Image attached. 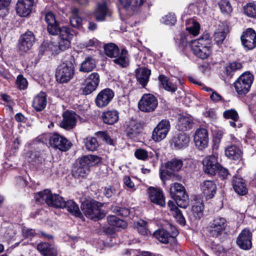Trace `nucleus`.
Returning a JSON list of instances; mask_svg holds the SVG:
<instances>
[{
	"mask_svg": "<svg viewBox=\"0 0 256 256\" xmlns=\"http://www.w3.org/2000/svg\"><path fill=\"white\" fill-rule=\"evenodd\" d=\"M101 160V158L96 155L84 156L78 159L74 164L72 174L76 178L84 177L89 173L90 168Z\"/></svg>",
	"mask_w": 256,
	"mask_h": 256,
	"instance_id": "obj_1",
	"label": "nucleus"
},
{
	"mask_svg": "<svg viewBox=\"0 0 256 256\" xmlns=\"http://www.w3.org/2000/svg\"><path fill=\"white\" fill-rule=\"evenodd\" d=\"M210 36L206 34L200 38L191 40L190 44L194 54L202 59L208 58L211 52Z\"/></svg>",
	"mask_w": 256,
	"mask_h": 256,
	"instance_id": "obj_2",
	"label": "nucleus"
},
{
	"mask_svg": "<svg viewBox=\"0 0 256 256\" xmlns=\"http://www.w3.org/2000/svg\"><path fill=\"white\" fill-rule=\"evenodd\" d=\"M36 200L38 202L44 200L46 203L50 206L63 208L66 204V201L63 198L58 194H52L48 189L40 192L36 195Z\"/></svg>",
	"mask_w": 256,
	"mask_h": 256,
	"instance_id": "obj_3",
	"label": "nucleus"
},
{
	"mask_svg": "<svg viewBox=\"0 0 256 256\" xmlns=\"http://www.w3.org/2000/svg\"><path fill=\"white\" fill-rule=\"evenodd\" d=\"M102 204L95 200L84 202L81 209L84 214L92 220L100 219L103 217L104 214L101 212Z\"/></svg>",
	"mask_w": 256,
	"mask_h": 256,
	"instance_id": "obj_4",
	"label": "nucleus"
},
{
	"mask_svg": "<svg viewBox=\"0 0 256 256\" xmlns=\"http://www.w3.org/2000/svg\"><path fill=\"white\" fill-rule=\"evenodd\" d=\"M171 196L179 207L185 208L188 205V196L182 184L178 182L174 184L171 188Z\"/></svg>",
	"mask_w": 256,
	"mask_h": 256,
	"instance_id": "obj_5",
	"label": "nucleus"
},
{
	"mask_svg": "<svg viewBox=\"0 0 256 256\" xmlns=\"http://www.w3.org/2000/svg\"><path fill=\"white\" fill-rule=\"evenodd\" d=\"M254 79V76L249 72L243 73L234 82L236 92L239 95H244L250 90Z\"/></svg>",
	"mask_w": 256,
	"mask_h": 256,
	"instance_id": "obj_6",
	"label": "nucleus"
},
{
	"mask_svg": "<svg viewBox=\"0 0 256 256\" xmlns=\"http://www.w3.org/2000/svg\"><path fill=\"white\" fill-rule=\"evenodd\" d=\"M158 101L156 97L150 94H144L138 102V108L143 112H154L158 106Z\"/></svg>",
	"mask_w": 256,
	"mask_h": 256,
	"instance_id": "obj_7",
	"label": "nucleus"
},
{
	"mask_svg": "<svg viewBox=\"0 0 256 256\" xmlns=\"http://www.w3.org/2000/svg\"><path fill=\"white\" fill-rule=\"evenodd\" d=\"M35 42L34 34L30 31L22 34L18 40V50L20 54L27 52L32 46Z\"/></svg>",
	"mask_w": 256,
	"mask_h": 256,
	"instance_id": "obj_8",
	"label": "nucleus"
},
{
	"mask_svg": "<svg viewBox=\"0 0 256 256\" xmlns=\"http://www.w3.org/2000/svg\"><path fill=\"white\" fill-rule=\"evenodd\" d=\"M74 72V68L72 66H68L66 64L63 63L57 68L56 80L60 83L68 82L72 78Z\"/></svg>",
	"mask_w": 256,
	"mask_h": 256,
	"instance_id": "obj_9",
	"label": "nucleus"
},
{
	"mask_svg": "<svg viewBox=\"0 0 256 256\" xmlns=\"http://www.w3.org/2000/svg\"><path fill=\"white\" fill-rule=\"evenodd\" d=\"M170 128V122L168 120H162L154 128L152 138L156 142H160L164 139Z\"/></svg>",
	"mask_w": 256,
	"mask_h": 256,
	"instance_id": "obj_10",
	"label": "nucleus"
},
{
	"mask_svg": "<svg viewBox=\"0 0 256 256\" xmlns=\"http://www.w3.org/2000/svg\"><path fill=\"white\" fill-rule=\"evenodd\" d=\"M226 226V220L225 218L217 217L210 223L209 227L210 234L215 238L222 235Z\"/></svg>",
	"mask_w": 256,
	"mask_h": 256,
	"instance_id": "obj_11",
	"label": "nucleus"
},
{
	"mask_svg": "<svg viewBox=\"0 0 256 256\" xmlns=\"http://www.w3.org/2000/svg\"><path fill=\"white\" fill-rule=\"evenodd\" d=\"M50 144L52 146L64 152L69 150L72 146L71 142L67 138L57 134H54L50 137Z\"/></svg>",
	"mask_w": 256,
	"mask_h": 256,
	"instance_id": "obj_12",
	"label": "nucleus"
},
{
	"mask_svg": "<svg viewBox=\"0 0 256 256\" xmlns=\"http://www.w3.org/2000/svg\"><path fill=\"white\" fill-rule=\"evenodd\" d=\"M202 162L204 171L210 175H215L220 168L217 157L214 155L206 157Z\"/></svg>",
	"mask_w": 256,
	"mask_h": 256,
	"instance_id": "obj_13",
	"label": "nucleus"
},
{
	"mask_svg": "<svg viewBox=\"0 0 256 256\" xmlns=\"http://www.w3.org/2000/svg\"><path fill=\"white\" fill-rule=\"evenodd\" d=\"M252 233L248 228H244L239 234L236 244L238 246L244 250H248L252 246Z\"/></svg>",
	"mask_w": 256,
	"mask_h": 256,
	"instance_id": "obj_14",
	"label": "nucleus"
},
{
	"mask_svg": "<svg viewBox=\"0 0 256 256\" xmlns=\"http://www.w3.org/2000/svg\"><path fill=\"white\" fill-rule=\"evenodd\" d=\"M196 146L200 150H202L208 146V137L207 130L204 128L198 129L194 136Z\"/></svg>",
	"mask_w": 256,
	"mask_h": 256,
	"instance_id": "obj_15",
	"label": "nucleus"
},
{
	"mask_svg": "<svg viewBox=\"0 0 256 256\" xmlns=\"http://www.w3.org/2000/svg\"><path fill=\"white\" fill-rule=\"evenodd\" d=\"M241 40L243 46L248 48L252 50L256 46V33L251 28H247L241 36Z\"/></svg>",
	"mask_w": 256,
	"mask_h": 256,
	"instance_id": "obj_16",
	"label": "nucleus"
},
{
	"mask_svg": "<svg viewBox=\"0 0 256 256\" xmlns=\"http://www.w3.org/2000/svg\"><path fill=\"white\" fill-rule=\"evenodd\" d=\"M114 96V92L110 88H105L100 92L96 98V105L99 108L106 106Z\"/></svg>",
	"mask_w": 256,
	"mask_h": 256,
	"instance_id": "obj_17",
	"label": "nucleus"
},
{
	"mask_svg": "<svg viewBox=\"0 0 256 256\" xmlns=\"http://www.w3.org/2000/svg\"><path fill=\"white\" fill-rule=\"evenodd\" d=\"M150 201L161 206H165L164 197L162 191L159 188L150 187L148 190Z\"/></svg>",
	"mask_w": 256,
	"mask_h": 256,
	"instance_id": "obj_18",
	"label": "nucleus"
},
{
	"mask_svg": "<svg viewBox=\"0 0 256 256\" xmlns=\"http://www.w3.org/2000/svg\"><path fill=\"white\" fill-rule=\"evenodd\" d=\"M200 186L202 194L206 199L212 198L216 193V186L212 180H204L200 183Z\"/></svg>",
	"mask_w": 256,
	"mask_h": 256,
	"instance_id": "obj_19",
	"label": "nucleus"
},
{
	"mask_svg": "<svg viewBox=\"0 0 256 256\" xmlns=\"http://www.w3.org/2000/svg\"><path fill=\"white\" fill-rule=\"evenodd\" d=\"M76 115L74 112H66L63 114V120L60 122L62 128L70 130L74 128L76 124Z\"/></svg>",
	"mask_w": 256,
	"mask_h": 256,
	"instance_id": "obj_20",
	"label": "nucleus"
},
{
	"mask_svg": "<svg viewBox=\"0 0 256 256\" xmlns=\"http://www.w3.org/2000/svg\"><path fill=\"white\" fill-rule=\"evenodd\" d=\"M232 184L235 192L239 195L244 196L248 193L245 180L241 177L234 176Z\"/></svg>",
	"mask_w": 256,
	"mask_h": 256,
	"instance_id": "obj_21",
	"label": "nucleus"
},
{
	"mask_svg": "<svg viewBox=\"0 0 256 256\" xmlns=\"http://www.w3.org/2000/svg\"><path fill=\"white\" fill-rule=\"evenodd\" d=\"M150 74V70L146 68H140L136 70V80L143 88L147 84Z\"/></svg>",
	"mask_w": 256,
	"mask_h": 256,
	"instance_id": "obj_22",
	"label": "nucleus"
},
{
	"mask_svg": "<svg viewBox=\"0 0 256 256\" xmlns=\"http://www.w3.org/2000/svg\"><path fill=\"white\" fill-rule=\"evenodd\" d=\"M37 250L42 256H58L57 249L48 242H40L37 245Z\"/></svg>",
	"mask_w": 256,
	"mask_h": 256,
	"instance_id": "obj_23",
	"label": "nucleus"
},
{
	"mask_svg": "<svg viewBox=\"0 0 256 256\" xmlns=\"http://www.w3.org/2000/svg\"><path fill=\"white\" fill-rule=\"evenodd\" d=\"M47 104L46 94L41 92L37 94L33 100L32 106L37 112L42 110Z\"/></svg>",
	"mask_w": 256,
	"mask_h": 256,
	"instance_id": "obj_24",
	"label": "nucleus"
},
{
	"mask_svg": "<svg viewBox=\"0 0 256 256\" xmlns=\"http://www.w3.org/2000/svg\"><path fill=\"white\" fill-rule=\"evenodd\" d=\"M44 20L48 24L47 30L50 34H54L58 31L56 29L58 24L52 12H50L45 14Z\"/></svg>",
	"mask_w": 256,
	"mask_h": 256,
	"instance_id": "obj_25",
	"label": "nucleus"
},
{
	"mask_svg": "<svg viewBox=\"0 0 256 256\" xmlns=\"http://www.w3.org/2000/svg\"><path fill=\"white\" fill-rule=\"evenodd\" d=\"M171 214L173 216L176 220L180 224L184 226L186 224V220L182 212L174 205L173 202L170 200L168 203Z\"/></svg>",
	"mask_w": 256,
	"mask_h": 256,
	"instance_id": "obj_26",
	"label": "nucleus"
},
{
	"mask_svg": "<svg viewBox=\"0 0 256 256\" xmlns=\"http://www.w3.org/2000/svg\"><path fill=\"white\" fill-rule=\"evenodd\" d=\"M172 140L174 147L180 149L188 146L190 138L184 134H181L174 136Z\"/></svg>",
	"mask_w": 256,
	"mask_h": 256,
	"instance_id": "obj_27",
	"label": "nucleus"
},
{
	"mask_svg": "<svg viewBox=\"0 0 256 256\" xmlns=\"http://www.w3.org/2000/svg\"><path fill=\"white\" fill-rule=\"evenodd\" d=\"M102 118L104 123L113 124L118 121L119 113L116 110H108L103 113Z\"/></svg>",
	"mask_w": 256,
	"mask_h": 256,
	"instance_id": "obj_28",
	"label": "nucleus"
},
{
	"mask_svg": "<svg viewBox=\"0 0 256 256\" xmlns=\"http://www.w3.org/2000/svg\"><path fill=\"white\" fill-rule=\"evenodd\" d=\"M122 7L128 12H132L144 3L143 0H120Z\"/></svg>",
	"mask_w": 256,
	"mask_h": 256,
	"instance_id": "obj_29",
	"label": "nucleus"
},
{
	"mask_svg": "<svg viewBox=\"0 0 256 256\" xmlns=\"http://www.w3.org/2000/svg\"><path fill=\"white\" fill-rule=\"evenodd\" d=\"M140 126L136 121L131 120L126 124V132L128 136L132 138L140 132Z\"/></svg>",
	"mask_w": 256,
	"mask_h": 256,
	"instance_id": "obj_30",
	"label": "nucleus"
},
{
	"mask_svg": "<svg viewBox=\"0 0 256 256\" xmlns=\"http://www.w3.org/2000/svg\"><path fill=\"white\" fill-rule=\"evenodd\" d=\"M33 6L18 0L16 4V12L20 16H26L30 13Z\"/></svg>",
	"mask_w": 256,
	"mask_h": 256,
	"instance_id": "obj_31",
	"label": "nucleus"
},
{
	"mask_svg": "<svg viewBox=\"0 0 256 256\" xmlns=\"http://www.w3.org/2000/svg\"><path fill=\"white\" fill-rule=\"evenodd\" d=\"M114 60V64L122 68H126L129 64V58L128 52L125 48L122 50L118 56Z\"/></svg>",
	"mask_w": 256,
	"mask_h": 256,
	"instance_id": "obj_32",
	"label": "nucleus"
},
{
	"mask_svg": "<svg viewBox=\"0 0 256 256\" xmlns=\"http://www.w3.org/2000/svg\"><path fill=\"white\" fill-rule=\"evenodd\" d=\"M204 206L200 200L196 201L190 213V216L194 219H200L203 215Z\"/></svg>",
	"mask_w": 256,
	"mask_h": 256,
	"instance_id": "obj_33",
	"label": "nucleus"
},
{
	"mask_svg": "<svg viewBox=\"0 0 256 256\" xmlns=\"http://www.w3.org/2000/svg\"><path fill=\"white\" fill-rule=\"evenodd\" d=\"M192 120L188 117L182 116L179 118L176 128L180 131H186L192 127Z\"/></svg>",
	"mask_w": 256,
	"mask_h": 256,
	"instance_id": "obj_34",
	"label": "nucleus"
},
{
	"mask_svg": "<svg viewBox=\"0 0 256 256\" xmlns=\"http://www.w3.org/2000/svg\"><path fill=\"white\" fill-rule=\"evenodd\" d=\"M96 67L95 60L92 57L86 58L81 64L80 71L88 72L92 71Z\"/></svg>",
	"mask_w": 256,
	"mask_h": 256,
	"instance_id": "obj_35",
	"label": "nucleus"
},
{
	"mask_svg": "<svg viewBox=\"0 0 256 256\" xmlns=\"http://www.w3.org/2000/svg\"><path fill=\"white\" fill-rule=\"evenodd\" d=\"M226 156L232 160H238L240 158L241 152L240 148L234 145L228 146L225 150Z\"/></svg>",
	"mask_w": 256,
	"mask_h": 256,
	"instance_id": "obj_36",
	"label": "nucleus"
},
{
	"mask_svg": "<svg viewBox=\"0 0 256 256\" xmlns=\"http://www.w3.org/2000/svg\"><path fill=\"white\" fill-rule=\"evenodd\" d=\"M104 49L106 54L110 58L118 57L120 52L118 46L114 43L106 44Z\"/></svg>",
	"mask_w": 256,
	"mask_h": 256,
	"instance_id": "obj_37",
	"label": "nucleus"
},
{
	"mask_svg": "<svg viewBox=\"0 0 256 256\" xmlns=\"http://www.w3.org/2000/svg\"><path fill=\"white\" fill-rule=\"evenodd\" d=\"M64 208H66L67 210L72 215L76 217L80 218L82 216V214L80 212L78 204L73 200H68L66 202V204Z\"/></svg>",
	"mask_w": 256,
	"mask_h": 256,
	"instance_id": "obj_38",
	"label": "nucleus"
},
{
	"mask_svg": "<svg viewBox=\"0 0 256 256\" xmlns=\"http://www.w3.org/2000/svg\"><path fill=\"white\" fill-rule=\"evenodd\" d=\"M108 11V9L105 2L98 4L95 12V16L97 20H104Z\"/></svg>",
	"mask_w": 256,
	"mask_h": 256,
	"instance_id": "obj_39",
	"label": "nucleus"
},
{
	"mask_svg": "<svg viewBox=\"0 0 256 256\" xmlns=\"http://www.w3.org/2000/svg\"><path fill=\"white\" fill-rule=\"evenodd\" d=\"M72 18L70 20L71 25L76 28H80L82 24V19L79 16V10L76 8H72L71 10Z\"/></svg>",
	"mask_w": 256,
	"mask_h": 256,
	"instance_id": "obj_40",
	"label": "nucleus"
},
{
	"mask_svg": "<svg viewBox=\"0 0 256 256\" xmlns=\"http://www.w3.org/2000/svg\"><path fill=\"white\" fill-rule=\"evenodd\" d=\"M154 235L160 242L164 244H168L170 238H172L170 233L163 228L156 230Z\"/></svg>",
	"mask_w": 256,
	"mask_h": 256,
	"instance_id": "obj_41",
	"label": "nucleus"
},
{
	"mask_svg": "<svg viewBox=\"0 0 256 256\" xmlns=\"http://www.w3.org/2000/svg\"><path fill=\"white\" fill-rule=\"evenodd\" d=\"M182 161L181 160L177 158L172 159L165 164L166 168L173 172L180 170L182 168Z\"/></svg>",
	"mask_w": 256,
	"mask_h": 256,
	"instance_id": "obj_42",
	"label": "nucleus"
},
{
	"mask_svg": "<svg viewBox=\"0 0 256 256\" xmlns=\"http://www.w3.org/2000/svg\"><path fill=\"white\" fill-rule=\"evenodd\" d=\"M160 176L163 180H171L172 182L180 181L182 179V177L168 170H162L160 173Z\"/></svg>",
	"mask_w": 256,
	"mask_h": 256,
	"instance_id": "obj_43",
	"label": "nucleus"
},
{
	"mask_svg": "<svg viewBox=\"0 0 256 256\" xmlns=\"http://www.w3.org/2000/svg\"><path fill=\"white\" fill-rule=\"evenodd\" d=\"M107 221L110 225L116 227L124 228L126 226V222L125 221L118 218L115 216H108Z\"/></svg>",
	"mask_w": 256,
	"mask_h": 256,
	"instance_id": "obj_44",
	"label": "nucleus"
},
{
	"mask_svg": "<svg viewBox=\"0 0 256 256\" xmlns=\"http://www.w3.org/2000/svg\"><path fill=\"white\" fill-rule=\"evenodd\" d=\"M56 33L54 35L60 34V38L71 40L72 34H71L70 29L68 26L59 27L58 26L56 28Z\"/></svg>",
	"mask_w": 256,
	"mask_h": 256,
	"instance_id": "obj_45",
	"label": "nucleus"
},
{
	"mask_svg": "<svg viewBox=\"0 0 256 256\" xmlns=\"http://www.w3.org/2000/svg\"><path fill=\"white\" fill-rule=\"evenodd\" d=\"M242 68V64L240 62H230L226 66L225 72L228 76H232L236 71Z\"/></svg>",
	"mask_w": 256,
	"mask_h": 256,
	"instance_id": "obj_46",
	"label": "nucleus"
},
{
	"mask_svg": "<svg viewBox=\"0 0 256 256\" xmlns=\"http://www.w3.org/2000/svg\"><path fill=\"white\" fill-rule=\"evenodd\" d=\"M86 148L89 151H94L98 146V143L96 138L94 137H87L84 140Z\"/></svg>",
	"mask_w": 256,
	"mask_h": 256,
	"instance_id": "obj_47",
	"label": "nucleus"
},
{
	"mask_svg": "<svg viewBox=\"0 0 256 256\" xmlns=\"http://www.w3.org/2000/svg\"><path fill=\"white\" fill-rule=\"evenodd\" d=\"M134 228L137 230L139 234L142 235H148L149 230L148 229L147 223L143 220H139L134 223Z\"/></svg>",
	"mask_w": 256,
	"mask_h": 256,
	"instance_id": "obj_48",
	"label": "nucleus"
},
{
	"mask_svg": "<svg viewBox=\"0 0 256 256\" xmlns=\"http://www.w3.org/2000/svg\"><path fill=\"white\" fill-rule=\"evenodd\" d=\"M245 14L250 18H256V4L254 2L247 4L244 8Z\"/></svg>",
	"mask_w": 256,
	"mask_h": 256,
	"instance_id": "obj_49",
	"label": "nucleus"
},
{
	"mask_svg": "<svg viewBox=\"0 0 256 256\" xmlns=\"http://www.w3.org/2000/svg\"><path fill=\"white\" fill-rule=\"evenodd\" d=\"M43 45L46 48V50H49L52 54H57L60 52V47H58V43L56 42H44Z\"/></svg>",
	"mask_w": 256,
	"mask_h": 256,
	"instance_id": "obj_50",
	"label": "nucleus"
},
{
	"mask_svg": "<svg viewBox=\"0 0 256 256\" xmlns=\"http://www.w3.org/2000/svg\"><path fill=\"white\" fill-rule=\"evenodd\" d=\"M111 210L114 213L122 216H127L130 214V210L128 208H121L117 206H112Z\"/></svg>",
	"mask_w": 256,
	"mask_h": 256,
	"instance_id": "obj_51",
	"label": "nucleus"
},
{
	"mask_svg": "<svg viewBox=\"0 0 256 256\" xmlns=\"http://www.w3.org/2000/svg\"><path fill=\"white\" fill-rule=\"evenodd\" d=\"M219 7L222 12L229 14L232 12V7L228 0H220Z\"/></svg>",
	"mask_w": 256,
	"mask_h": 256,
	"instance_id": "obj_52",
	"label": "nucleus"
},
{
	"mask_svg": "<svg viewBox=\"0 0 256 256\" xmlns=\"http://www.w3.org/2000/svg\"><path fill=\"white\" fill-rule=\"evenodd\" d=\"M126 254L130 256H156L154 254L148 252H140L136 250H126Z\"/></svg>",
	"mask_w": 256,
	"mask_h": 256,
	"instance_id": "obj_53",
	"label": "nucleus"
},
{
	"mask_svg": "<svg viewBox=\"0 0 256 256\" xmlns=\"http://www.w3.org/2000/svg\"><path fill=\"white\" fill-rule=\"evenodd\" d=\"M224 116L227 119H232L234 121H238L239 116L237 112L233 109H230L224 111Z\"/></svg>",
	"mask_w": 256,
	"mask_h": 256,
	"instance_id": "obj_54",
	"label": "nucleus"
},
{
	"mask_svg": "<svg viewBox=\"0 0 256 256\" xmlns=\"http://www.w3.org/2000/svg\"><path fill=\"white\" fill-rule=\"evenodd\" d=\"M16 82L17 87L20 90L26 89L28 84L27 80L22 74L18 76Z\"/></svg>",
	"mask_w": 256,
	"mask_h": 256,
	"instance_id": "obj_55",
	"label": "nucleus"
},
{
	"mask_svg": "<svg viewBox=\"0 0 256 256\" xmlns=\"http://www.w3.org/2000/svg\"><path fill=\"white\" fill-rule=\"evenodd\" d=\"M161 20L166 25H174L176 22V18L174 14L170 13L163 16Z\"/></svg>",
	"mask_w": 256,
	"mask_h": 256,
	"instance_id": "obj_56",
	"label": "nucleus"
},
{
	"mask_svg": "<svg viewBox=\"0 0 256 256\" xmlns=\"http://www.w3.org/2000/svg\"><path fill=\"white\" fill-rule=\"evenodd\" d=\"M200 28V26L199 24L192 21V26L187 27L186 29L190 34H192L194 36H196L199 33Z\"/></svg>",
	"mask_w": 256,
	"mask_h": 256,
	"instance_id": "obj_57",
	"label": "nucleus"
},
{
	"mask_svg": "<svg viewBox=\"0 0 256 256\" xmlns=\"http://www.w3.org/2000/svg\"><path fill=\"white\" fill-rule=\"evenodd\" d=\"M118 192V190L114 186H109L104 188V194L108 198L113 196Z\"/></svg>",
	"mask_w": 256,
	"mask_h": 256,
	"instance_id": "obj_58",
	"label": "nucleus"
},
{
	"mask_svg": "<svg viewBox=\"0 0 256 256\" xmlns=\"http://www.w3.org/2000/svg\"><path fill=\"white\" fill-rule=\"evenodd\" d=\"M226 34L225 32H219L214 34V40L218 44H221L226 38Z\"/></svg>",
	"mask_w": 256,
	"mask_h": 256,
	"instance_id": "obj_59",
	"label": "nucleus"
},
{
	"mask_svg": "<svg viewBox=\"0 0 256 256\" xmlns=\"http://www.w3.org/2000/svg\"><path fill=\"white\" fill-rule=\"evenodd\" d=\"M97 135L107 144L114 146L115 142L106 132H98Z\"/></svg>",
	"mask_w": 256,
	"mask_h": 256,
	"instance_id": "obj_60",
	"label": "nucleus"
},
{
	"mask_svg": "<svg viewBox=\"0 0 256 256\" xmlns=\"http://www.w3.org/2000/svg\"><path fill=\"white\" fill-rule=\"evenodd\" d=\"M58 47H60V52H62L68 49L70 46V40L60 38L58 42Z\"/></svg>",
	"mask_w": 256,
	"mask_h": 256,
	"instance_id": "obj_61",
	"label": "nucleus"
},
{
	"mask_svg": "<svg viewBox=\"0 0 256 256\" xmlns=\"http://www.w3.org/2000/svg\"><path fill=\"white\" fill-rule=\"evenodd\" d=\"M88 82L98 86L100 83V76L97 72H92L88 76Z\"/></svg>",
	"mask_w": 256,
	"mask_h": 256,
	"instance_id": "obj_62",
	"label": "nucleus"
},
{
	"mask_svg": "<svg viewBox=\"0 0 256 256\" xmlns=\"http://www.w3.org/2000/svg\"><path fill=\"white\" fill-rule=\"evenodd\" d=\"M134 155L137 158L143 160H146L148 158L147 151L143 149L137 150L134 152Z\"/></svg>",
	"mask_w": 256,
	"mask_h": 256,
	"instance_id": "obj_63",
	"label": "nucleus"
},
{
	"mask_svg": "<svg viewBox=\"0 0 256 256\" xmlns=\"http://www.w3.org/2000/svg\"><path fill=\"white\" fill-rule=\"evenodd\" d=\"M22 234L24 236L28 238H31L32 237H33L34 236L36 235H38L39 236H40V234L36 233L34 230L27 228H23Z\"/></svg>",
	"mask_w": 256,
	"mask_h": 256,
	"instance_id": "obj_64",
	"label": "nucleus"
}]
</instances>
